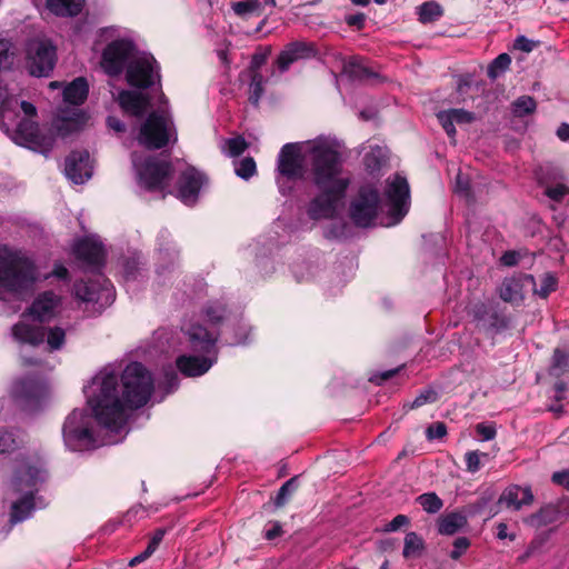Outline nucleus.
Wrapping results in <instances>:
<instances>
[{
	"label": "nucleus",
	"instance_id": "obj_1",
	"mask_svg": "<svg viewBox=\"0 0 569 569\" xmlns=\"http://www.w3.org/2000/svg\"><path fill=\"white\" fill-rule=\"evenodd\" d=\"M278 170L289 179L310 177L319 190L308 207V216L312 220L337 214L350 179L343 172L341 153L332 142L319 139L303 144H284L279 153Z\"/></svg>",
	"mask_w": 569,
	"mask_h": 569
},
{
	"label": "nucleus",
	"instance_id": "obj_2",
	"mask_svg": "<svg viewBox=\"0 0 569 569\" xmlns=\"http://www.w3.org/2000/svg\"><path fill=\"white\" fill-rule=\"evenodd\" d=\"M152 390L150 372L141 363L132 362L121 376L110 368L102 369L84 392L98 423L118 433L126 427L130 412L149 401Z\"/></svg>",
	"mask_w": 569,
	"mask_h": 569
},
{
	"label": "nucleus",
	"instance_id": "obj_3",
	"mask_svg": "<svg viewBox=\"0 0 569 569\" xmlns=\"http://www.w3.org/2000/svg\"><path fill=\"white\" fill-rule=\"evenodd\" d=\"M13 63L11 42L0 39V72ZM37 116L36 107L27 101L19 103L18 99L9 93L7 87L0 84V127L12 140L31 150L47 153L51 150L54 137L51 130L40 129L33 118Z\"/></svg>",
	"mask_w": 569,
	"mask_h": 569
},
{
	"label": "nucleus",
	"instance_id": "obj_4",
	"mask_svg": "<svg viewBox=\"0 0 569 569\" xmlns=\"http://www.w3.org/2000/svg\"><path fill=\"white\" fill-rule=\"evenodd\" d=\"M128 61L126 78L130 86L149 88L160 81V67L149 53L134 54V46L128 40H114L107 46L101 66L109 76L121 73Z\"/></svg>",
	"mask_w": 569,
	"mask_h": 569
},
{
	"label": "nucleus",
	"instance_id": "obj_5",
	"mask_svg": "<svg viewBox=\"0 0 569 569\" xmlns=\"http://www.w3.org/2000/svg\"><path fill=\"white\" fill-rule=\"evenodd\" d=\"M38 269L21 250L0 247V299L21 298L39 280Z\"/></svg>",
	"mask_w": 569,
	"mask_h": 569
},
{
	"label": "nucleus",
	"instance_id": "obj_6",
	"mask_svg": "<svg viewBox=\"0 0 569 569\" xmlns=\"http://www.w3.org/2000/svg\"><path fill=\"white\" fill-rule=\"evenodd\" d=\"M182 330L188 336L192 350L202 352V356H180L177 368L188 377L206 373L216 361V342L219 333L213 328L203 327L199 322L184 325Z\"/></svg>",
	"mask_w": 569,
	"mask_h": 569
},
{
	"label": "nucleus",
	"instance_id": "obj_7",
	"mask_svg": "<svg viewBox=\"0 0 569 569\" xmlns=\"http://www.w3.org/2000/svg\"><path fill=\"white\" fill-rule=\"evenodd\" d=\"M167 104V98L160 92L157 110L150 112L140 127L138 141L148 149H161L171 140H177L176 128Z\"/></svg>",
	"mask_w": 569,
	"mask_h": 569
},
{
	"label": "nucleus",
	"instance_id": "obj_8",
	"mask_svg": "<svg viewBox=\"0 0 569 569\" xmlns=\"http://www.w3.org/2000/svg\"><path fill=\"white\" fill-rule=\"evenodd\" d=\"M44 480L42 470L27 461L21 462L12 478L11 487L14 492H22V499L12 503L11 521L27 519L33 508V491L39 482Z\"/></svg>",
	"mask_w": 569,
	"mask_h": 569
},
{
	"label": "nucleus",
	"instance_id": "obj_9",
	"mask_svg": "<svg viewBox=\"0 0 569 569\" xmlns=\"http://www.w3.org/2000/svg\"><path fill=\"white\" fill-rule=\"evenodd\" d=\"M62 432L66 446L73 451L98 447L91 430V418L83 410H73L67 417Z\"/></svg>",
	"mask_w": 569,
	"mask_h": 569
},
{
	"label": "nucleus",
	"instance_id": "obj_10",
	"mask_svg": "<svg viewBox=\"0 0 569 569\" xmlns=\"http://www.w3.org/2000/svg\"><path fill=\"white\" fill-rule=\"evenodd\" d=\"M381 209L379 191L373 186H362L350 202L349 213L358 227H370Z\"/></svg>",
	"mask_w": 569,
	"mask_h": 569
},
{
	"label": "nucleus",
	"instance_id": "obj_11",
	"mask_svg": "<svg viewBox=\"0 0 569 569\" xmlns=\"http://www.w3.org/2000/svg\"><path fill=\"white\" fill-rule=\"evenodd\" d=\"M56 48L48 40L32 39L26 46V64L30 74L47 77L56 64Z\"/></svg>",
	"mask_w": 569,
	"mask_h": 569
},
{
	"label": "nucleus",
	"instance_id": "obj_12",
	"mask_svg": "<svg viewBox=\"0 0 569 569\" xmlns=\"http://www.w3.org/2000/svg\"><path fill=\"white\" fill-rule=\"evenodd\" d=\"M47 335V342L51 350L59 349L64 342V331L54 327L51 328L48 333L40 326H34L20 321L12 327V336L20 343H27L30 346H39L43 342Z\"/></svg>",
	"mask_w": 569,
	"mask_h": 569
},
{
	"label": "nucleus",
	"instance_id": "obj_13",
	"mask_svg": "<svg viewBox=\"0 0 569 569\" xmlns=\"http://www.w3.org/2000/svg\"><path fill=\"white\" fill-rule=\"evenodd\" d=\"M132 163L136 168L140 183L148 190H163L168 186L172 168L168 161L150 159L141 164L137 154L132 156Z\"/></svg>",
	"mask_w": 569,
	"mask_h": 569
},
{
	"label": "nucleus",
	"instance_id": "obj_14",
	"mask_svg": "<svg viewBox=\"0 0 569 569\" xmlns=\"http://www.w3.org/2000/svg\"><path fill=\"white\" fill-rule=\"evenodd\" d=\"M386 196L390 206V214L400 221L409 210L410 190L406 178L395 176L387 180Z\"/></svg>",
	"mask_w": 569,
	"mask_h": 569
},
{
	"label": "nucleus",
	"instance_id": "obj_15",
	"mask_svg": "<svg viewBox=\"0 0 569 569\" xmlns=\"http://www.w3.org/2000/svg\"><path fill=\"white\" fill-rule=\"evenodd\" d=\"M76 298L84 302L108 303L113 299V291L110 281L103 279L102 283L76 282L73 286Z\"/></svg>",
	"mask_w": 569,
	"mask_h": 569
},
{
	"label": "nucleus",
	"instance_id": "obj_16",
	"mask_svg": "<svg viewBox=\"0 0 569 569\" xmlns=\"http://www.w3.org/2000/svg\"><path fill=\"white\" fill-rule=\"evenodd\" d=\"M76 258L87 266L98 267L104 259V250L101 241L96 237H86L73 246Z\"/></svg>",
	"mask_w": 569,
	"mask_h": 569
},
{
	"label": "nucleus",
	"instance_id": "obj_17",
	"mask_svg": "<svg viewBox=\"0 0 569 569\" xmlns=\"http://www.w3.org/2000/svg\"><path fill=\"white\" fill-rule=\"evenodd\" d=\"M66 176L74 183H83L92 174L90 156L87 151L71 152L66 159Z\"/></svg>",
	"mask_w": 569,
	"mask_h": 569
},
{
	"label": "nucleus",
	"instance_id": "obj_18",
	"mask_svg": "<svg viewBox=\"0 0 569 569\" xmlns=\"http://www.w3.org/2000/svg\"><path fill=\"white\" fill-rule=\"evenodd\" d=\"M204 182V177L194 168L186 169L180 177L178 197L186 204H193L198 199L200 188Z\"/></svg>",
	"mask_w": 569,
	"mask_h": 569
},
{
	"label": "nucleus",
	"instance_id": "obj_19",
	"mask_svg": "<svg viewBox=\"0 0 569 569\" xmlns=\"http://www.w3.org/2000/svg\"><path fill=\"white\" fill-rule=\"evenodd\" d=\"M536 287L533 276L526 274L520 278H507L500 287V298L506 302L519 303L523 300V287Z\"/></svg>",
	"mask_w": 569,
	"mask_h": 569
},
{
	"label": "nucleus",
	"instance_id": "obj_20",
	"mask_svg": "<svg viewBox=\"0 0 569 569\" xmlns=\"http://www.w3.org/2000/svg\"><path fill=\"white\" fill-rule=\"evenodd\" d=\"M118 101L122 110L133 117L143 116L151 106L146 94L132 90H122L119 93Z\"/></svg>",
	"mask_w": 569,
	"mask_h": 569
},
{
	"label": "nucleus",
	"instance_id": "obj_21",
	"mask_svg": "<svg viewBox=\"0 0 569 569\" xmlns=\"http://www.w3.org/2000/svg\"><path fill=\"white\" fill-rule=\"evenodd\" d=\"M60 303V298L52 291H47L40 295L30 308L31 315L39 321L50 320Z\"/></svg>",
	"mask_w": 569,
	"mask_h": 569
},
{
	"label": "nucleus",
	"instance_id": "obj_22",
	"mask_svg": "<svg viewBox=\"0 0 569 569\" xmlns=\"http://www.w3.org/2000/svg\"><path fill=\"white\" fill-rule=\"evenodd\" d=\"M312 51V47L306 42H291L280 52L277 66L281 71H286L293 62L311 56Z\"/></svg>",
	"mask_w": 569,
	"mask_h": 569
},
{
	"label": "nucleus",
	"instance_id": "obj_23",
	"mask_svg": "<svg viewBox=\"0 0 569 569\" xmlns=\"http://www.w3.org/2000/svg\"><path fill=\"white\" fill-rule=\"evenodd\" d=\"M499 501L508 508L519 510L521 507L532 503L533 495L528 487L511 486L503 491Z\"/></svg>",
	"mask_w": 569,
	"mask_h": 569
},
{
	"label": "nucleus",
	"instance_id": "obj_24",
	"mask_svg": "<svg viewBox=\"0 0 569 569\" xmlns=\"http://www.w3.org/2000/svg\"><path fill=\"white\" fill-rule=\"evenodd\" d=\"M46 7L57 17H74L81 12L83 0H46Z\"/></svg>",
	"mask_w": 569,
	"mask_h": 569
},
{
	"label": "nucleus",
	"instance_id": "obj_25",
	"mask_svg": "<svg viewBox=\"0 0 569 569\" xmlns=\"http://www.w3.org/2000/svg\"><path fill=\"white\" fill-rule=\"evenodd\" d=\"M89 87L82 77L74 79L63 90L64 101L71 104H81L88 96Z\"/></svg>",
	"mask_w": 569,
	"mask_h": 569
},
{
	"label": "nucleus",
	"instance_id": "obj_26",
	"mask_svg": "<svg viewBox=\"0 0 569 569\" xmlns=\"http://www.w3.org/2000/svg\"><path fill=\"white\" fill-rule=\"evenodd\" d=\"M343 70L353 79L368 80L376 77V73L368 66L367 61L360 57L350 58L343 67Z\"/></svg>",
	"mask_w": 569,
	"mask_h": 569
},
{
	"label": "nucleus",
	"instance_id": "obj_27",
	"mask_svg": "<svg viewBox=\"0 0 569 569\" xmlns=\"http://www.w3.org/2000/svg\"><path fill=\"white\" fill-rule=\"evenodd\" d=\"M559 510L555 506L548 505L541 508L539 512L528 517L526 519V522L529 526L539 529L541 527L557 522L559 520Z\"/></svg>",
	"mask_w": 569,
	"mask_h": 569
},
{
	"label": "nucleus",
	"instance_id": "obj_28",
	"mask_svg": "<svg viewBox=\"0 0 569 569\" xmlns=\"http://www.w3.org/2000/svg\"><path fill=\"white\" fill-rule=\"evenodd\" d=\"M467 523L466 517L460 512H451L440 517L438 530L441 535H453Z\"/></svg>",
	"mask_w": 569,
	"mask_h": 569
},
{
	"label": "nucleus",
	"instance_id": "obj_29",
	"mask_svg": "<svg viewBox=\"0 0 569 569\" xmlns=\"http://www.w3.org/2000/svg\"><path fill=\"white\" fill-rule=\"evenodd\" d=\"M426 549L423 539L416 532H408L405 537L402 555L407 559L420 558Z\"/></svg>",
	"mask_w": 569,
	"mask_h": 569
},
{
	"label": "nucleus",
	"instance_id": "obj_30",
	"mask_svg": "<svg viewBox=\"0 0 569 569\" xmlns=\"http://www.w3.org/2000/svg\"><path fill=\"white\" fill-rule=\"evenodd\" d=\"M417 10L419 20L422 23L433 22L443 14L441 6L435 1L425 2Z\"/></svg>",
	"mask_w": 569,
	"mask_h": 569
},
{
	"label": "nucleus",
	"instance_id": "obj_31",
	"mask_svg": "<svg viewBox=\"0 0 569 569\" xmlns=\"http://www.w3.org/2000/svg\"><path fill=\"white\" fill-rule=\"evenodd\" d=\"M86 116L82 112L73 111L72 117L62 118L61 123H57L56 127L60 134L64 136L66 133L79 129L86 122Z\"/></svg>",
	"mask_w": 569,
	"mask_h": 569
},
{
	"label": "nucleus",
	"instance_id": "obj_32",
	"mask_svg": "<svg viewBox=\"0 0 569 569\" xmlns=\"http://www.w3.org/2000/svg\"><path fill=\"white\" fill-rule=\"evenodd\" d=\"M551 376L559 377L569 372V353L556 349L552 356V365L549 369Z\"/></svg>",
	"mask_w": 569,
	"mask_h": 569
},
{
	"label": "nucleus",
	"instance_id": "obj_33",
	"mask_svg": "<svg viewBox=\"0 0 569 569\" xmlns=\"http://www.w3.org/2000/svg\"><path fill=\"white\" fill-rule=\"evenodd\" d=\"M42 392V386L36 381L17 382L14 385V393L19 398L33 399L38 398Z\"/></svg>",
	"mask_w": 569,
	"mask_h": 569
},
{
	"label": "nucleus",
	"instance_id": "obj_34",
	"mask_svg": "<svg viewBox=\"0 0 569 569\" xmlns=\"http://www.w3.org/2000/svg\"><path fill=\"white\" fill-rule=\"evenodd\" d=\"M417 501L428 513H436L443 507L442 500L435 492L422 493Z\"/></svg>",
	"mask_w": 569,
	"mask_h": 569
},
{
	"label": "nucleus",
	"instance_id": "obj_35",
	"mask_svg": "<svg viewBox=\"0 0 569 569\" xmlns=\"http://www.w3.org/2000/svg\"><path fill=\"white\" fill-rule=\"evenodd\" d=\"M558 280L552 273H545L540 278L539 288H535V293L541 298H547L551 292L556 291Z\"/></svg>",
	"mask_w": 569,
	"mask_h": 569
},
{
	"label": "nucleus",
	"instance_id": "obj_36",
	"mask_svg": "<svg viewBox=\"0 0 569 569\" xmlns=\"http://www.w3.org/2000/svg\"><path fill=\"white\" fill-rule=\"evenodd\" d=\"M536 102L531 97L522 96L512 103V112L517 117H523L533 112Z\"/></svg>",
	"mask_w": 569,
	"mask_h": 569
},
{
	"label": "nucleus",
	"instance_id": "obj_37",
	"mask_svg": "<svg viewBox=\"0 0 569 569\" xmlns=\"http://www.w3.org/2000/svg\"><path fill=\"white\" fill-rule=\"evenodd\" d=\"M511 63V58L507 53L499 54L489 66L488 76L496 79L500 73L506 71Z\"/></svg>",
	"mask_w": 569,
	"mask_h": 569
},
{
	"label": "nucleus",
	"instance_id": "obj_38",
	"mask_svg": "<svg viewBox=\"0 0 569 569\" xmlns=\"http://www.w3.org/2000/svg\"><path fill=\"white\" fill-rule=\"evenodd\" d=\"M204 319L210 326H216L219 323L224 317V307L219 303H210L203 310Z\"/></svg>",
	"mask_w": 569,
	"mask_h": 569
},
{
	"label": "nucleus",
	"instance_id": "obj_39",
	"mask_svg": "<svg viewBox=\"0 0 569 569\" xmlns=\"http://www.w3.org/2000/svg\"><path fill=\"white\" fill-rule=\"evenodd\" d=\"M489 457L486 452H480L478 450L468 451L465 455L466 468L470 473H476L481 468V459H487Z\"/></svg>",
	"mask_w": 569,
	"mask_h": 569
},
{
	"label": "nucleus",
	"instance_id": "obj_40",
	"mask_svg": "<svg viewBox=\"0 0 569 569\" xmlns=\"http://www.w3.org/2000/svg\"><path fill=\"white\" fill-rule=\"evenodd\" d=\"M232 8L238 16H246L250 13H258L261 8V3L259 0H243L236 2Z\"/></svg>",
	"mask_w": 569,
	"mask_h": 569
},
{
	"label": "nucleus",
	"instance_id": "obj_41",
	"mask_svg": "<svg viewBox=\"0 0 569 569\" xmlns=\"http://www.w3.org/2000/svg\"><path fill=\"white\" fill-rule=\"evenodd\" d=\"M263 78L260 73L258 72H254L251 77V82H250V96H249V100L253 103V104H257L259 99L261 98L262 93H263Z\"/></svg>",
	"mask_w": 569,
	"mask_h": 569
},
{
	"label": "nucleus",
	"instance_id": "obj_42",
	"mask_svg": "<svg viewBox=\"0 0 569 569\" xmlns=\"http://www.w3.org/2000/svg\"><path fill=\"white\" fill-rule=\"evenodd\" d=\"M247 148V142L243 138L237 137L229 139L224 142L223 150L230 156V157H237L241 154Z\"/></svg>",
	"mask_w": 569,
	"mask_h": 569
},
{
	"label": "nucleus",
	"instance_id": "obj_43",
	"mask_svg": "<svg viewBox=\"0 0 569 569\" xmlns=\"http://www.w3.org/2000/svg\"><path fill=\"white\" fill-rule=\"evenodd\" d=\"M236 173L242 179H249L256 173V162L252 158H244L236 166Z\"/></svg>",
	"mask_w": 569,
	"mask_h": 569
},
{
	"label": "nucleus",
	"instance_id": "obj_44",
	"mask_svg": "<svg viewBox=\"0 0 569 569\" xmlns=\"http://www.w3.org/2000/svg\"><path fill=\"white\" fill-rule=\"evenodd\" d=\"M438 120L447 134L451 138L456 134V128H455V119L451 117L449 110L448 111H441L438 113Z\"/></svg>",
	"mask_w": 569,
	"mask_h": 569
},
{
	"label": "nucleus",
	"instance_id": "obj_45",
	"mask_svg": "<svg viewBox=\"0 0 569 569\" xmlns=\"http://www.w3.org/2000/svg\"><path fill=\"white\" fill-rule=\"evenodd\" d=\"M437 400V392L433 390H426L421 392L410 405V409L419 408L428 402H435Z\"/></svg>",
	"mask_w": 569,
	"mask_h": 569
},
{
	"label": "nucleus",
	"instance_id": "obj_46",
	"mask_svg": "<svg viewBox=\"0 0 569 569\" xmlns=\"http://www.w3.org/2000/svg\"><path fill=\"white\" fill-rule=\"evenodd\" d=\"M469 546L470 542L466 537L457 538L453 542V550L450 552V557L455 560L459 559Z\"/></svg>",
	"mask_w": 569,
	"mask_h": 569
},
{
	"label": "nucleus",
	"instance_id": "obj_47",
	"mask_svg": "<svg viewBox=\"0 0 569 569\" xmlns=\"http://www.w3.org/2000/svg\"><path fill=\"white\" fill-rule=\"evenodd\" d=\"M447 433V427L443 422H436L427 428V438L429 440L440 439Z\"/></svg>",
	"mask_w": 569,
	"mask_h": 569
},
{
	"label": "nucleus",
	"instance_id": "obj_48",
	"mask_svg": "<svg viewBox=\"0 0 569 569\" xmlns=\"http://www.w3.org/2000/svg\"><path fill=\"white\" fill-rule=\"evenodd\" d=\"M295 489V479H290L287 482H284L277 496L276 505L282 506L286 502L287 497Z\"/></svg>",
	"mask_w": 569,
	"mask_h": 569
},
{
	"label": "nucleus",
	"instance_id": "obj_49",
	"mask_svg": "<svg viewBox=\"0 0 569 569\" xmlns=\"http://www.w3.org/2000/svg\"><path fill=\"white\" fill-rule=\"evenodd\" d=\"M569 189L565 184H557L555 187H549L546 190V194L556 201H560L566 194H568Z\"/></svg>",
	"mask_w": 569,
	"mask_h": 569
},
{
	"label": "nucleus",
	"instance_id": "obj_50",
	"mask_svg": "<svg viewBox=\"0 0 569 569\" xmlns=\"http://www.w3.org/2000/svg\"><path fill=\"white\" fill-rule=\"evenodd\" d=\"M476 432L485 441L496 437V428L492 425L479 423L476 427Z\"/></svg>",
	"mask_w": 569,
	"mask_h": 569
},
{
	"label": "nucleus",
	"instance_id": "obj_51",
	"mask_svg": "<svg viewBox=\"0 0 569 569\" xmlns=\"http://www.w3.org/2000/svg\"><path fill=\"white\" fill-rule=\"evenodd\" d=\"M407 525H409V518L405 515H398L388 525H386L385 531L393 532Z\"/></svg>",
	"mask_w": 569,
	"mask_h": 569
},
{
	"label": "nucleus",
	"instance_id": "obj_52",
	"mask_svg": "<svg viewBox=\"0 0 569 569\" xmlns=\"http://www.w3.org/2000/svg\"><path fill=\"white\" fill-rule=\"evenodd\" d=\"M449 112L457 123H470L473 120V114L462 109H450Z\"/></svg>",
	"mask_w": 569,
	"mask_h": 569
},
{
	"label": "nucleus",
	"instance_id": "obj_53",
	"mask_svg": "<svg viewBox=\"0 0 569 569\" xmlns=\"http://www.w3.org/2000/svg\"><path fill=\"white\" fill-rule=\"evenodd\" d=\"M455 191L466 198L469 197V181L462 173L457 174Z\"/></svg>",
	"mask_w": 569,
	"mask_h": 569
},
{
	"label": "nucleus",
	"instance_id": "obj_54",
	"mask_svg": "<svg viewBox=\"0 0 569 569\" xmlns=\"http://www.w3.org/2000/svg\"><path fill=\"white\" fill-rule=\"evenodd\" d=\"M535 42L528 38L520 36L515 40V48L523 52L532 51Z\"/></svg>",
	"mask_w": 569,
	"mask_h": 569
},
{
	"label": "nucleus",
	"instance_id": "obj_55",
	"mask_svg": "<svg viewBox=\"0 0 569 569\" xmlns=\"http://www.w3.org/2000/svg\"><path fill=\"white\" fill-rule=\"evenodd\" d=\"M282 535V527L279 522H271L270 527L264 531V538L267 540H273Z\"/></svg>",
	"mask_w": 569,
	"mask_h": 569
},
{
	"label": "nucleus",
	"instance_id": "obj_56",
	"mask_svg": "<svg viewBox=\"0 0 569 569\" xmlns=\"http://www.w3.org/2000/svg\"><path fill=\"white\" fill-rule=\"evenodd\" d=\"M166 535V530L164 529H157L153 533V536L151 537L147 548L150 549V551L154 552L160 542L162 541L163 537Z\"/></svg>",
	"mask_w": 569,
	"mask_h": 569
},
{
	"label": "nucleus",
	"instance_id": "obj_57",
	"mask_svg": "<svg viewBox=\"0 0 569 569\" xmlns=\"http://www.w3.org/2000/svg\"><path fill=\"white\" fill-rule=\"evenodd\" d=\"M518 261H519V253L516 251H507L501 257V262L508 267L517 264Z\"/></svg>",
	"mask_w": 569,
	"mask_h": 569
},
{
	"label": "nucleus",
	"instance_id": "obj_58",
	"mask_svg": "<svg viewBox=\"0 0 569 569\" xmlns=\"http://www.w3.org/2000/svg\"><path fill=\"white\" fill-rule=\"evenodd\" d=\"M153 555L152 551H150V549L146 548L144 551H142L141 553L137 555L136 557H133L130 561H129V566L130 567H134L143 561H146L149 557H151Z\"/></svg>",
	"mask_w": 569,
	"mask_h": 569
},
{
	"label": "nucleus",
	"instance_id": "obj_59",
	"mask_svg": "<svg viewBox=\"0 0 569 569\" xmlns=\"http://www.w3.org/2000/svg\"><path fill=\"white\" fill-rule=\"evenodd\" d=\"M270 52L271 48L267 47L264 48L263 52L256 53L252 58V64L254 67H259L260 64H262L266 61L267 57L270 54Z\"/></svg>",
	"mask_w": 569,
	"mask_h": 569
},
{
	"label": "nucleus",
	"instance_id": "obj_60",
	"mask_svg": "<svg viewBox=\"0 0 569 569\" xmlns=\"http://www.w3.org/2000/svg\"><path fill=\"white\" fill-rule=\"evenodd\" d=\"M107 123L108 127L116 132H122L126 129L124 123L116 117H109Z\"/></svg>",
	"mask_w": 569,
	"mask_h": 569
},
{
	"label": "nucleus",
	"instance_id": "obj_61",
	"mask_svg": "<svg viewBox=\"0 0 569 569\" xmlns=\"http://www.w3.org/2000/svg\"><path fill=\"white\" fill-rule=\"evenodd\" d=\"M365 19H366L365 14L358 13V14H352V16L347 17L346 21L349 26L362 28L363 23H365Z\"/></svg>",
	"mask_w": 569,
	"mask_h": 569
},
{
	"label": "nucleus",
	"instance_id": "obj_62",
	"mask_svg": "<svg viewBox=\"0 0 569 569\" xmlns=\"http://www.w3.org/2000/svg\"><path fill=\"white\" fill-rule=\"evenodd\" d=\"M552 481L558 485H566L567 482H569V472L568 471L555 472L552 475Z\"/></svg>",
	"mask_w": 569,
	"mask_h": 569
},
{
	"label": "nucleus",
	"instance_id": "obj_63",
	"mask_svg": "<svg viewBox=\"0 0 569 569\" xmlns=\"http://www.w3.org/2000/svg\"><path fill=\"white\" fill-rule=\"evenodd\" d=\"M52 274L57 278L64 279L68 276V269L62 264H57L52 271Z\"/></svg>",
	"mask_w": 569,
	"mask_h": 569
},
{
	"label": "nucleus",
	"instance_id": "obj_64",
	"mask_svg": "<svg viewBox=\"0 0 569 569\" xmlns=\"http://www.w3.org/2000/svg\"><path fill=\"white\" fill-rule=\"evenodd\" d=\"M557 134L561 140H569V124H561L557 130Z\"/></svg>",
	"mask_w": 569,
	"mask_h": 569
}]
</instances>
